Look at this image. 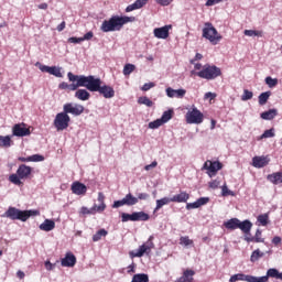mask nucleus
<instances>
[{
  "instance_id": "nucleus-62",
  "label": "nucleus",
  "mask_w": 282,
  "mask_h": 282,
  "mask_svg": "<svg viewBox=\"0 0 282 282\" xmlns=\"http://www.w3.org/2000/svg\"><path fill=\"white\" fill-rule=\"evenodd\" d=\"M123 72H135V65L126 64L124 67H123Z\"/></svg>"
},
{
  "instance_id": "nucleus-64",
  "label": "nucleus",
  "mask_w": 282,
  "mask_h": 282,
  "mask_svg": "<svg viewBox=\"0 0 282 282\" xmlns=\"http://www.w3.org/2000/svg\"><path fill=\"white\" fill-rule=\"evenodd\" d=\"M158 166V161H153L151 164L144 166V171H151Z\"/></svg>"
},
{
  "instance_id": "nucleus-59",
  "label": "nucleus",
  "mask_w": 282,
  "mask_h": 282,
  "mask_svg": "<svg viewBox=\"0 0 282 282\" xmlns=\"http://www.w3.org/2000/svg\"><path fill=\"white\" fill-rule=\"evenodd\" d=\"M80 213L82 215H94V209L91 207L90 208L82 207Z\"/></svg>"
},
{
  "instance_id": "nucleus-63",
  "label": "nucleus",
  "mask_w": 282,
  "mask_h": 282,
  "mask_svg": "<svg viewBox=\"0 0 282 282\" xmlns=\"http://www.w3.org/2000/svg\"><path fill=\"white\" fill-rule=\"evenodd\" d=\"M83 40L84 39H82V37H69L68 43L78 44V43H83Z\"/></svg>"
},
{
  "instance_id": "nucleus-37",
  "label": "nucleus",
  "mask_w": 282,
  "mask_h": 282,
  "mask_svg": "<svg viewBox=\"0 0 282 282\" xmlns=\"http://www.w3.org/2000/svg\"><path fill=\"white\" fill-rule=\"evenodd\" d=\"M270 96H271L270 91H264V93L260 94L258 97L259 105H261L263 107V105H265L268 102V100L270 99Z\"/></svg>"
},
{
  "instance_id": "nucleus-57",
  "label": "nucleus",
  "mask_w": 282,
  "mask_h": 282,
  "mask_svg": "<svg viewBox=\"0 0 282 282\" xmlns=\"http://www.w3.org/2000/svg\"><path fill=\"white\" fill-rule=\"evenodd\" d=\"M216 98H217V94L215 93L208 91L204 95V100H215Z\"/></svg>"
},
{
  "instance_id": "nucleus-39",
  "label": "nucleus",
  "mask_w": 282,
  "mask_h": 282,
  "mask_svg": "<svg viewBox=\"0 0 282 282\" xmlns=\"http://www.w3.org/2000/svg\"><path fill=\"white\" fill-rule=\"evenodd\" d=\"M138 104L139 105H144L145 107H153L152 100L149 99V97H147V96L139 97Z\"/></svg>"
},
{
  "instance_id": "nucleus-11",
  "label": "nucleus",
  "mask_w": 282,
  "mask_h": 282,
  "mask_svg": "<svg viewBox=\"0 0 282 282\" xmlns=\"http://www.w3.org/2000/svg\"><path fill=\"white\" fill-rule=\"evenodd\" d=\"M203 171H207L209 177H215L218 171H221V163L219 161L207 160L203 165Z\"/></svg>"
},
{
  "instance_id": "nucleus-60",
  "label": "nucleus",
  "mask_w": 282,
  "mask_h": 282,
  "mask_svg": "<svg viewBox=\"0 0 282 282\" xmlns=\"http://www.w3.org/2000/svg\"><path fill=\"white\" fill-rule=\"evenodd\" d=\"M44 265H45V269L48 271V272H52V270H54V268H56V264H53L52 262H50L48 260H46L44 262Z\"/></svg>"
},
{
  "instance_id": "nucleus-41",
  "label": "nucleus",
  "mask_w": 282,
  "mask_h": 282,
  "mask_svg": "<svg viewBox=\"0 0 282 282\" xmlns=\"http://www.w3.org/2000/svg\"><path fill=\"white\" fill-rule=\"evenodd\" d=\"M180 245L185 246V248H188V246H193V240H191L188 236H182L180 238Z\"/></svg>"
},
{
  "instance_id": "nucleus-18",
  "label": "nucleus",
  "mask_w": 282,
  "mask_h": 282,
  "mask_svg": "<svg viewBox=\"0 0 282 282\" xmlns=\"http://www.w3.org/2000/svg\"><path fill=\"white\" fill-rule=\"evenodd\" d=\"M167 98H184L186 96V89H173L171 87L165 90Z\"/></svg>"
},
{
  "instance_id": "nucleus-45",
  "label": "nucleus",
  "mask_w": 282,
  "mask_h": 282,
  "mask_svg": "<svg viewBox=\"0 0 282 282\" xmlns=\"http://www.w3.org/2000/svg\"><path fill=\"white\" fill-rule=\"evenodd\" d=\"M252 96H254V94H253L252 91H250V90H248V89H245V90H243V94H242V96H241V100H242L243 102H246L247 100H252Z\"/></svg>"
},
{
  "instance_id": "nucleus-25",
  "label": "nucleus",
  "mask_w": 282,
  "mask_h": 282,
  "mask_svg": "<svg viewBox=\"0 0 282 282\" xmlns=\"http://www.w3.org/2000/svg\"><path fill=\"white\" fill-rule=\"evenodd\" d=\"M276 116H279V110L276 109H269L268 111H264L260 115V118L262 120H274V118H276Z\"/></svg>"
},
{
  "instance_id": "nucleus-8",
  "label": "nucleus",
  "mask_w": 282,
  "mask_h": 282,
  "mask_svg": "<svg viewBox=\"0 0 282 282\" xmlns=\"http://www.w3.org/2000/svg\"><path fill=\"white\" fill-rule=\"evenodd\" d=\"M153 248H155V245L153 243V236H150L145 243L141 245L135 251H130V257L132 259L135 257H144V254H150Z\"/></svg>"
},
{
  "instance_id": "nucleus-53",
  "label": "nucleus",
  "mask_w": 282,
  "mask_h": 282,
  "mask_svg": "<svg viewBox=\"0 0 282 282\" xmlns=\"http://www.w3.org/2000/svg\"><path fill=\"white\" fill-rule=\"evenodd\" d=\"M265 83L268 84L269 87H276L279 80L272 77H267Z\"/></svg>"
},
{
  "instance_id": "nucleus-44",
  "label": "nucleus",
  "mask_w": 282,
  "mask_h": 282,
  "mask_svg": "<svg viewBox=\"0 0 282 282\" xmlns=\"http://www.w3.org/2000/svg\"><path fill=\"white\" fill-rule=\"evenodd\" d=\"M248 282H268V276H254V275H249Z\"/></svg>"
},
{
  "instance_id": "nucleus-21",
  "label": "nucleus",
  "mask_w": 282,
  "mask_h": 282,
  "mask_svg": "<svg viewBox=\"0 0 282 282\" xmlns=\"http://www.w3.org/2000/svg\"><path fill=\"white\" fill-rule=\"evenodd\" d=\"M171 198H172V202L176 204H186L188 199H191V195L186 192H181L180 194H176Z\"/></svg>"
},
{
  "instance_id": "nucleus-31",
  "label": "nucleus",
  "mask_w": 282,
  "mask_h": 282,
  "mask_svg": "<svg viewBox=\"0 0 282 282\" xmlns=\"http://www.w3.org/2000/svg\"><path fill=\"white\" fill-rule=\"evenodd\" d=\"M0 147L1 149H10L12 147V137L0 135Z\"/></svg>"
},
{
  "instance_id": "nucleus-43",
  "label": "nucleus",
  "mask_w": 282,
  "mask_h": 282,
  "mask_svg": "<svg viewBox=\"0 0 282 282\" xmlns=\"http://www.w3.org/2000/svg\"><path fill=\"white\" fill-rule=\"evenodd\" d=\"M107 208V205L106 204H99V205H94L91 207L93 212H94V215H96V213H105V209Z\"/></svg>"
},
{
  "instance_id": "nucleus-16",
  "label": "nucleus",
  "mask_w": 282,
  "mask_h": 282,
  "mask_svg": "<svg viewBox=\"0 0 282 282\" xmlns=\"http://www.w3.org/2000/svg\"><path fill=\"white\" fill-rule=\"evenodd\" d=\"M62 268H74L76 265V256L72 252H67L61 260Z\"/></svg>"
},
{
  "instance_id": "nucleus-3",
  "label": "nucleus",
  "mask_w": 282,
  "mask_h": 282,
  "mask_svg": "<svg viewBox=\"0 0 282 282\" xmlns=\"http://www.w3.org/2000/svg\"><path fill=\"white\" fill-rule=\"evenodd\" d=\"M34 215H39V212L21 210L17 207H9L8 210L2 215V217H7V219H11L12 221H28Z\"/></svg>"
},
{
  "instance_id": "nucleus-51",
  "label": "nucleus",
  "mask_w": 282,
  "mask_h": 282,
  "mask_svg": "<svg viewBox=\"0 0 282 282\" xmlns=\"http://www.w3.org/2000/svg\"><path fill=\"white\" fill-rule=\"evenodd\" d=\"M263 138H274V130L273 129L265 130L261 134L260 140H263Z\"/></svg>"
},
{
  "instance_id": "nucleus-22",
  "label": "nucleus",
  "mask_w": 282,
  "mask_h": 282,
  "mask_svg": "<svg viewBox=\"0 0 282 282\" xmlns=\"http://www.w3.org/2000/svg\"><path fill=\"white\" fill-rule=\"evenodd\" d=\"M56 228V223L52 219H45L41 225H40V230H43L44 232H52Z\"/></svg>"
},
{
  "instance_id": "nucleus-4",
  "label": "nucleus",
  "mask_w": 282,
  "mask_h": 282,
  "mask_svg": "<svg viewBox=\"0 0 282 282\" xmlns=\"http://www.w3.org/2000/svg\"><path fill=\"white\" fill-rule=\"evenodd\" d=\"M68 80L72 84H67L63 82L59 84V89H69V91H76L78 87H87V76L85 75H74L73 73H68Z\"/></svg>"
},
{
  "instance_id": "nucleus-23",
  "label": "nucleus",
  "mask_w": 282,
  "mask_h": 282,
  "mask_svg": "<svg viewBox=\"0 0 282 282\" xmlns=\"http://www.w3.org/2000/svg\"><path fill=\"white\" fill-rule=\"evenodd\" d=\"M238 228L241 230L245 235H250V230H252V223L248 219L241 221H238Z\"/></svg>"
},
{
  "instance_id": "nucleus-38",
  "label": "nucleus",
  "mask_w": 282,
  "mask_h": 282,
  "mask_svg": "<svg viewBox=\"0 0 282 282\" xmlns=\"http://www.w3.org/2000/svg\"><path fill=\"white\" fill-rule=\"evenodd\" d=\"M171 118H173V110H166L163 112L160 120L163 124H166V122H169V120H171Z\"/></svg>"
},
{
  "instance_id": "nucleus-54",
  "label": "nucleus",
  "mask_w": 282,
  "mask_h": 282,
  "mask_svg": "<svg viewBox=\"0 0 282 282\" xmlns=\"http://www.w3.org/2000/svg\"><path fill=\"white\" fill-rule=\"evenodd\" d=\"M198 203V207L200 208V206H206V204H208L210 202L209 197H200L196 200Z\"/></svg>"
},
{
  "instance_id": "nucleus-30",
  "label": "nucleus",
  "mask_w": 282,
  "mask_h": 282,
  "mask_svg": "<svg viewBox=\"0 0 282 282\" xmlns=\"http://www.w3.org/2000/svg\"><path fill=\"white\" fill-rule=\"evenodd\" d=\"M75 98H77L78 100H89V98H91V94H89L87 91V89H78L76 93H75Z\"/></svg>"
},
{
  "instance_id": "nucleus-52",
  "label": "nucleus",
  "mask_w": 282,
  "mask_h": 282,
  "mask_svg": "<svg viewBox=\"0 0 282 282\" xmlns=\"http://www.w3.org/2000/svg\"><path fill=\"white\" fill-rule=\"evenodd\" d=\"M30 158V162H43V160H45V158L41 154H33Z\"/></svg>"
},
{
  "instance_id": "nucleus-32",
  "label": "nucleus",
  "mask_w": 282,
  "mask_h": 282,
  "mask_svg": "<svg viewBox=\"0 0 282 282\" xmlns=\"http://www.w3.org/2000/svg\"><path fill=\"white\" fill-rule=\"evenodd\" d=\"M171 202H173L171 197H163L161 199H158L156 207L154 208V212L158 213V210H160V208L171 204Z\"/></svg>"
},
{
  "instance_id": "nucleus-1",
  "label": "nucleus",
  "mask_w": 282,
  "mask_h": 282,
  "mask_svg": "<svg viewBox=\"0 0 282 282\" xmlns=\"http://www.w3.org/2000/svg\"><path fill=\"white\" fill-rule=\"evenodd\" d=\"M86 89L91 93L100 94V96L108 100L116 96L113 87L104 84L100 77H96L94 75L86 76Z\"/></svg>"
},
{
  "instance_id": "nucleus-61",
  "label": "nucleus",
  "mask_w": 282,
  "mask_h": 282,
  "mask_svg": "<svg viewBox=\"0 0 282 282\" xmlns=\"http://www.w3.org/2000/svg\"><path fill=\"white\" fill-rule=\"evenodd\" d=\"M253 239L256 243H263V239L261 238V231L259 229L256 231V237Z\"/></svg>"
},
{
  "instance_id": "nucleus-27",
  "label": "nucleus",
  "mask_w": 282,
  "mask_h": 282,
  "mask_svg": "<svg viewBox=\"0 0 282 282\" xmlns=\"http://www.w3.org/2000/svg\"><path fill=\"white\" fill-rule=\"evenodd\" d=\"M267 180L269 182H271V184H282V172H276V173H273V174H269L267 176Z\"/></svg>"
},
{
  "instance_id": "nucleus-13",
  "label": "nucleus",
  "mask_w": 282,
  "mask_h": 282,
  "mask_svg": "<svg viewBox=\"0 0 282 282\" xmlns=\"http://www.w3.org/2000/svg\"><path fill=\"white\" fill-rule=\"evenodd\" d=\"M63 109L66 116L68 113H72V116H80V113L85 111V107L78 104H65Z\"/></svg>"
},
{
  "instance_id": "nucleus-58",
  "label": "nucleus",
  "mask_w": 282,
  "mask_h": 282,
  "mask_svg": "<svg viewBox=\"0 0 282 282\" xmlns=\"http://www.w3.org/2000/svg\"><path fill=\"white\" fill-rule=\"evenodd\" d=\"M195 208H199V203H197V200L186 204V210H193Z\"/></svg>"
},
{
  "instance_id": "nucleus-33",
  "label": "nucleus",
  "mask_w": 282,
  "mask_h": 282,
  "mask_svg": "<svg viewBox=\"0 0 282 282\" xmlns=\"http://www.w3.org/2000/svg\"><path fill=\"white\" fill-rule=\"evenodd\" d=\"M131 282H149V274H147V273H137L132 276Z\"/></svg>"
},
{
  "instance_id": "nucleus-15",
  "label": "nucleus",
  "mask_w": 282,
  "mask_h": 282,
  "mask_svg": "<svg viewBox=\"0 0 282 282\" xmlns=\"http://www.w3.org/2000/svg\"><path fill=\"white\" fill-rule=\"evenodd\" d=\"M193 76L204 78L205 80H215L218 76H221V72H194Z\"/></svg>"
},
{
  "instance_id": "nucleus-10",
  "label": "nucleus",
  "mask_w": 282,
  "mask_h": 282,
  "mask_svg": "<svg viewBox=\"0 0 282 282\" xmlns=\"http://www.w3.org/2000/svg\"><path fill=\"white\" fill-rule=\"evenodd\" d=\"M70 120L69 115H66L65 111L59 112L55 116L54 127L57 131H65L69 127Z\"/></svg>"
},
{
  "instance_id": "nucleus-48",
  "label": "nucleus",
  "mask_w": 282,
  "mask_h": 282,
  "mask_svg": "<svg viewBox=\"0 0 282 282\" xmlns=\"http://www.w3.org/2000/svg\"><path fill=\"white\" fill-rule=\"evenodd\" d=\"M135 199H138V202H149V199H151V195H149V193H139Z\"/></svg>"
},
{
  "instance_id": "nucleus-46",
  "label": "nucleus",
  "mask_w": 282,
  "mask_h": 282,
  "mask_svg": "<svg viewBox=\"0 0 282 282\" xmlns=\"http://www.w3.org/2000/svg\"><path fill=\"white\" fill-rule=\"evenodd\" d=\"M202 72H221V68L215 66V65H209V64H206Z\"/></svg>"
},
{
  "instance_id": "nucleus-2",
  "label": "nucleus",
  "mask_w": 282,
  "mask_h": 282,
  "mask_svg": "<svg viewBox=\"0 0 282 282\" xmlns=\"http://www.w3.org/2000/svg\"><path fill=\"white\" fill-rule=\"evenodd\" d=\"M133 21H135L133 17L112 15L109 20H105L101 23L100 30L101 32H120L127 23H133Z\"/></svg>"
},
{
  "instance_id": "nucleus-17",
  "label": "nucleus",
  "mask_w": 282,
  "mask_h": 282,
  "mask_svg": "<svg viewBox=\"0 0 282 282\" xmlns=\"http://www.w3.org/2000/svg\"><path fill=\"white\" fill-rule=\"evenodd\" d=\"M173 25H164L162 28H156L153 30V34L155 39H163L165 40L169 36V30H172Z\"/></svg>"
},
{
  "instance_id": "nucleus-50",
  "label": "nucleus",
  "mask_w": 282,
  "mask_h": 282,
  "mask_svg": "<svg viewBox=\"0 0 282 282\" xmlns=\"http://www.w3.org/2000/svg\"><path fill=\"white\" fill-rule=\"evenodd\" d=\"M162 124H164V123L161 121V119H156L149 123V129H160V127H162Z\"/></svg>"
},
{
  "instance_id": "nucleus-29",
  "label": "nucleus",
  "mask_w": 282,
  "mask_h": 282,
  "mask_svg": "<svg viewBox=\"0 0 282 282\" xmlns=\"http://www.w3.org/2000/svg\"><path fill=\"white\" fill-rule=\"evenodd\" d=\"M35 67H37L41 72H61L63 69L61 66H45L39 62L35 63Z\"/></svg>"
},
{
  "instance_id": "nucleus-55",
  "label": "nucleus",
  "mask_w": 282,
  "mask_h": 282,
  "mask_svg": "<svg viewBox=\"0 0 282 282\" xmlns=\"http://www.w3.org/2000/svg\"><path fill=\"white\" fill-rule=\"evenodd\" d=\"M153 87H155V83L150 82V83H145L141 89L142 91H149V89H153Z\"/></svg>"
},
{
  "instance_id": "nucleus-40",
  "label": "nucleus",
  "mask_w": 282,
  "mask_h": 282,
  "mask_svg": "<svg viewBox=\"0 0 282 282\" xmlns=\"http://www.w3.org/2000/svg\"><path fill=\"white\" fill-rule=\"evenodd\" d=\"M264 276H267V281H269L270 279H278L279 270H276V269H269L267 271V275H264Z\"/></svg>"
},
{
  "instance_id": "nucleus-20",
  "label": "nucleus",
  "mask_w": 282,
  "mask_h": 282,
  "mask_svg": "<svg viewBox=\"0 0 282 282\" xmlns=\"http://www.w3.org/2000/svg\"><path fill=\"white\" fill-rule=\"evenodd\" d=\"M70 191L74 195H85L87 193V185L80 182H74L72 184Z\"/></svg>"
},
{
  "instance_id": "nucleus-47",
  "label": "nucleus",
  "mask_w": 282,
  "mask_h": 282,
  "mask_svg": "<svg viewBox=\"0 0 282 282\" xmlns=\"http://www.w3.org/2000/svg\"><path fill=\"white\" fill-rule=\"evenodd\" d=\"M268 220H269L268 214H262L258 216V224H260V226H265L268 224Z\"/></svg>"
},
{
  "instance_id": "nucleus-36",
  "label": "nucleus",
  "mask_w": 282,
  "mask_h": 282,
  "mask_svg": "<svg viewBox=\"0 0 282 282\" xmlns=\"http://www.w3.org/2000/svg\"><path fill=\"white\" fill-rule=\"evenodd\" d=\"M107 235H109V231H107L106 229H99V230L93 236V241H95V242L100 241V239H102V237H107Z\"/></svg>"
},
{
  "instance_id": "nucleus-6",
  "label": "nucleus",
  "mask_w": 282,
  "mask_h": 282,
  "mask_svg": "<svg viewBox=\"0 0 282 282\" xmlns=\"http://www.w3.org/2000/svg\"><path fill=\"white\" fill-rule=\"evenodd\" d=\"M203 39H206L212 45H217L221 41V34L215 29L213 23L206 22L203 28Z\"/></svg>"
},
{
  "instance_id": "nucleus-5",
  "label": "nucleus",
  "mask_w": 282,
  "mask_h": 282,
  "mask_svg": "<svg viewBox=\"0 0 282 282\" xmlns=\"http://www.w3.org/2000/svg\"><path fill=\"white\" fill-rule=\"evenodd\" d=\"M30 175H32V167L25 165V164H21L15 174H11L9 176V182H11V184H15V186H21V184H23V182H21V180H28V177H30Z\"/></svg>"
},
{
  "instance_id": "nucleus-56",
  "label": "nucleus",
  "mask_w": 282,
  "mask_h": 282,
  "mask_svg": "<svg viewBox=\"0 0 282 282\" xmlns=\"http://www.w3.org/2000/svg\"><path fill=\"white\" fill-rule=\"evenodd\" d=\"M218 186H221V182L219 180L209 182V188H213V191L217 189Z\"/></svg>"
},
{
  "instance_id": "nucleus-7",
  "label": "nucleus",
  "mask_w": 282,
  "mask_h": 282,
  "mask_svg": "<svg viewBox=\"0 0 282 282\" xmlns=\"http://www.w3.org/2000/svg\"><path fill=\"white\" fill-rule=\"evenodd\" d=\"M185 120L187 124H202V122H204V113L193 105L187 110Z\"/></svg>"
},
{
  "instance_id": "nucleus-35",
  "label": "nucleus",
  "mask_w": 282,
  "mask_h": 282,
  "mask_svg": "<svg viewBox=\"0 0 282 282\" xmlns=\"http://www.w3.org/2000/svg\"><path fill=\"white\" fill-rule=\"evenodd\" d=\"M265 257V253H263L261 250L257 249L251 253L250 261L251 263H257L259 259Z\"/></svg>"
},
{
  "instance_id": "nucleus-34",
  "label": "nucleus",
  "mask_w": 282,
  "mask_h": 282,
  "mask_svg": "<svg viewBox=\"0 0 282 282\" xmlns=\"http://www.w3.org/2000/svg\"><path fill=\"white\" fill-rule=\"evenodd\" d=\"M249 275L243 273H237L230 276L229 282L246 281L248 282Z\"/></svg>"
},
{
  "instance_id": "nucleus-26",
  "label": "nucleus",
  "mask_w": 282,
  "mask_h": 282,
  "mask_svg": "<svg viewBox=\"0 0 282 282\" xmlns=\"http://www.w3.org/2000/svg\"><path fill=\"white\" fill-rule=\"evenodd\" d=\"M147 1L149 0H137L134 3L129 4L126 8V12H133V10H140V8H144V6H147Z\"/></svg>"
},
{
  "instance_id": "nucleus-14",
  "label": "nucleus",
  "mask_w": 282,
  "mask_h": 282,
  "mask_svg": "<svg viewBox=\"0 0 282 282\" xmlns=\"http://www.w3.org/2000/svg\"><path fill=\"white\" fill-rule=\"evenodd\" d=\"M30 128L25 127V123H17L12 128V134L15 138H25L30 135Z\"/></svg>"
},
{
  "instance_id": "nucleus-19",
  "label": "nucleus",
  "mask_w": 282,
  "mask_h": 282,
  "mask_svg": "<svg viewBox=\"0 0 282 282\" xmlns=\"http://www.w3.org/2000/svg\"><path fill=\"white\" fill-rule=\"evenodd\" d=\"M270 164V159L268 156H254L252 159V166L254 169H263V166H268Z\"/></svg>"
},
{
  "instance_id": "nucleus-49",
  "label": "nucleus",
  "mask_w": 282,
  "mask_h": 282,
  "mask_svg": "<svg viewBox=\"0 0 282 282\" xmlns=\"http://www.w3.org/2000/svg\"><path fill=\"white\" fill-rule=\"evenodd\" d=\"M221 195L223 197H228V195L235 196V192L228 189V186L225 184L221 186Z\"/></svg>"
},
{
  "instance_id": "nucleus-42",
  "label": "nucleus",
  "mask_w": 282,
  "mask_h": 282,
  "mask_svg": "<svg viewBox=\"0 0 282 282\" xmlns=\"http://www.w3.org/2000/svg\"><path fill=\"white\" fill-rule=\"evenodd\" d=\"M245 36H263V31L245 30Z\"/></svg>"
},
{
  "instance_id": "nucleus-28",
  "label": "nucleus",
  "mask_w": 282,
  "mask_h": 282,
  "mask_svg": "<svg viewBox=\"0 0 282 282\" xmlns=\"http://www.w3.org/2000/svg\"><path fill=\"white\" fill-rule=\"evenodd\" d=\"M224 226L227 230H237V228H239V218H231L225 221Z\"/></svg>"
},
{
  "instance_id": "nucleus-9",
  "label": "nucleus",
  "mask_w": 282,
  "mask_h": 282,
  "mask_svg": "<svg viewBox=\"0 0 282 282\" xmlns=\"http://www.w3.org/2000/svg\"><path fill=\"white\" fill-rule=\"evenodd\" d=\"M149 214L144 212H134L132 214L122 213L121 221L127 224V221H149Z\"/></svg>"
},
{
  "instance_id": "nucleus-24",
  "label": "nucleus",
  "mask_w": 282,
  "mask_h": 282,
  "mask_svg": "<svg viewBox=\"0 0 282 282\" xmlns=\"http://www.w3.org/2000/svg\"><path fill=\"white\" fill-rule=\"evenodd\" d=\"M193 276H195V271L187 269L183 272V275L176 280V282H193Z\"/></svg>"
},
{
  "instance_id": "nucleus-12",
  "label": "nucleus",
  "mask_w": 282,
  "mask_h": 282,
  "mask_svg": "<svg viewBox=\"0 0 282 282\" xmlns=\"http://www.w3.org/2000/svg\"><path fill=\"white\" fill-rule=\"evenodd\" d=\"M135 204H138V198L129 193L122 199L115 200L112 208H121V206H135Z\"/></svg>"
}]
</instances>
